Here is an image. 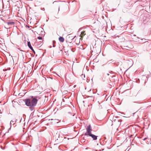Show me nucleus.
Wrapping results in <instances>:
<instances>
[{"mask_svg": "<svg viewBox=\"0 0 151 151\" xmlns=\"http://www.w3.org/2000/svg\"><path fill=\"white\" fill-rule=\"evenodd\" d=\"M28 46L29 47L31 50H33V48L32 46L31 45V44L30 43V42H28L27 43Z\"/></svg>", "mask_w": 151, "mask_h": 151, "instance_id": "nucleus-9", "label": "nucleus"}, {"mask_svg": "<svg viewBox=\"0 0 151 151\" xmlns=\"http://www.w3.org/2000/svg\"><path fill=\"white\" fill-rule=\"evenodd\" d=\"M53 4L54 5H57L58 6V7H59V3H58V2L56 1H54L53 2Z\"/></svg>", "mask_w": 151, "mask_h": 151, "instance_id": "nucleus-11", "label": "nucleus"}, {"mask_svg": "<svg viewBox=\"0 0 151 151\" xmlns=\"http://www.w3.org/2000/svg\"><path fill=\"white\" fill-rule=\"evenodd\" d=\"M85 90H86V91L88 92L91 91V87H88L87 88H86Z\"/></svg>", "mask_w": 151, "mask_h": 151, "instance_id": "nucleus-10", "label": "nucleus"}, {"mask_svg": "<svg viewBox=\"0 0 151 151\" xmlns=\"http://www.w3.org/2000/svg\"><path fill=\"white\" fill-rule=\"evenodd\" d=\"M3 70L4 71H5L6 70V69H4V70Z\"/></svg>", "mask_w": 151, "mask_h": 151, "instance_id": "nucleus-17", "label": "nucleus"}, {"mask_svg": "<svg viewBox=\"0 0 151 151\" xmlns=\"http://www.w3.org/2000/svg\"><path fill=\"white\" fill-rule=\"evenodd\" d=\"M109 123L111 124V126H112V121L111 120H110L109 121Z\"/></svg>", "mask_w": 151, "mask_h": 151, "instance_id": "nucleus-12", "label": "nucleus"}, {"mask_svg": "<svg viewBox=\"0 0 151 151\" xmlns=\"http://www.w3.org/2000/svg\"><path fill=\"white\" fill-rule=\"evenodd\" d=\"M74 39V37L70 35H69L67 36L66 39V41L69 43L71 42V41Z\"/></svg>", "mask_w": 151, "mask_h": 151, "instance_id": "nucleus-4", "label": "nucleus"}, {"mask_svg": "<svg viewBox=\"0 0 151 151\" xmlns=\"http://www.w3.org/2000/svg\"><path fill=\"white\" fill-rule=\"evenodd\" d=\"M34 34H35V35H36V34H38V32H37V31H35V32H34Z\"/></svg>", "mask_w": 151, "mask_h": 151, "instance_id": "nucleus-14", "label": "nucleus"}, {"mask_svg": "<svg viewBox=\"0 0 151 151\" xmlns=\"http://www.w3.org/2000/svg\"><path fill=\"white\" fill-rule=\"evenodd\" d=\"M14 25V22H8L5 25V27L6 29H9Z\"/></svg>", "mask_w": 151, "mask_h": 151, "instance_id": "nucleus-2", "label": "nucleus"}, {"mask_svg": "<svg viewBox=\"0 0 151 151\" xmlns=\"http://www.w3.org/2000/svg\"><path fill=\"white\" fill-rule=\"evenodd\" d=\"M33 51V52H34V53H35V51H34V49H33V50H32Z\"/></svg>", "mask_w": 151, "mask_h": 151, "instance_id": "nucleus-15", "label": "nucleus"}, {"mask_svg": "<svg viewBox=\"0 0 151 151\" xmlns=\"http://www.w3.org/2000/svg\"><path fill=\"white\" fill-rule=\"evenodd\" d=\"M86 131L87 132L85 134V135L88 136L91 134V131H92V129H91L90 125H89L88 127L86 129Z\"/></svg>", "mask_w": 151, "mask_h": 151, "instance_id": "nucleus-3", "label": "nucleus"}, {"mask_svg": "<svg viewBox=\"0 0 151 151\" xmlns=\"http://www.w3.org/2000/svg\"><path fill=\"white\" fill-rule=\"evenodd\" d=\"M24 101L26 105L30 108L34 107L36 105L37 100L35 98L32 97L31 98L25 99Z\"/></svg>", "mask_w": 151, "mask_h": 151, "instance_id": "nucleus-1", "label": "nucleus"}, {"mask_svg": "<svg viewBox=\"0 0 151 151\" xmlns=\"http://www.w3.org/2000/svg\"><path fill=\"white\" fill-rule=\"evenodd\" d=\"M85 31H83L81 32V34L80 35L81 37L80 39L82 40V38L83 37L86 35V34L85 33Z\"/></svg>", "mask_w": 151, "mask_h": 151, "instance_id": "nucleus-5", "label": "nucleus"}, {"mask_svg": "<svg viewBox=\"0 0 151 151\" xmlns=\"http://www.w3.org/2000/svg\"><path fill=\"white\" fill-rule=\"evenodd\" d=\"M59 41L61 42H63L64 41V39L63 37H60L59 38Z\"/></svg>", "mask_w": 151, "mask_h": 151, "instance_id": "nucleus-8", "label": "nucleus"}, {"mask_svg": "<svg viewBox=\"0 0 151 151\" xmlns=\"http://www.w3.org/2000/svg\"><path fill=\"white\" fill-rule=\"evenodd\" d=\"M89 136L90 137H91L92 138H93V140H96L97 139V137L96 135L92 134H90Z\"/></svg>", "mask_w": 151, "mask_h": 151, "instance_id": "nucleus-6", "label": "nucleus"}, {"mask_svg": "<svg viewBox=\"0 0 151 151\" xmlns=\"http://www.w3.org/2000/svg\"><path fill=\"white\" fill-rule=\"evenodd\" d=\"M147 139V138H144V139H143V140H145Z\"/></svg>", "mask_w": 151, "mask_h": 151, "instance_id": "nucleus-16", "label": "nucleus"}, {"mask_svg": "<svg viewBox=\"0 0 151 151\" xmlns=\"http://www.w3.org/2000/svg\"><path fill=\"white\" fill-rule=\"evenodd\" d=\"M51 120H53L52 122L54 124L58 123L59 122V121L58 119H55L53 120V119H51Z\"/></svg>", "mask_w": 151, "mask_h": 151, "instance_id": "nucleus-7", "label": "nucleus"}, {"mask_svg": "<svg viewBox=\"0 0 151 151\" xmlns=\"http://www.w3.org/2000/svg\"><path fill=\"white\" fill-rule=\"evenodd\" d=\"M37 38L39 40H42V37H40V36L38 37H37Z\"/></svg>", "mask_w": 151, "mask_h": 151, "instance_id": "nucleus-13", "label": "nucleus"}]
</instances>
